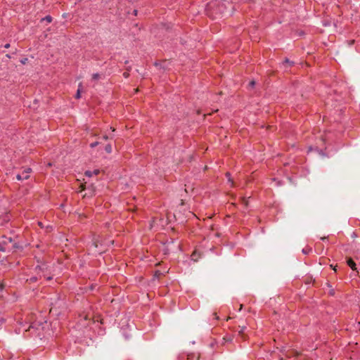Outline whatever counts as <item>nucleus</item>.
Segmentation results:
<instances>
[{
  "mask_svg": "<svg viewBox=\"0 0 360 360\" xmlns=\"http://www.w3.org/2000/svg\"><path fill=\"white\" fill-rule=\"evenodd\" d=\"M28 330L31 335L39 338V340L45 337L44 327L43 323L40 321L32 323Z\"/></svg>",
  "mask_w": 360,
  "mask_h": 360,
  "instance_id": "1",
  "label": "nucleus"
},
{
  "mask_svg": "<svg viewBox=\"0 0 360 360\" xmlns=\"http://www.w3.org/2000/svg\"><path fill=\"white\" fill-rule=\"evenodd\" d=\"M31 169L27 168L25 169L22 174H18L16 175V179L19 181L23 180V179H27L29 178V173L30 172Z\"/></svg>",
  "mask_w": 360,
  "mask_h": 360,
  "instance_id": "2",
  "label": "nucleus"
},
{
  "mask_svg": "<svg viewBox=\"0 0 360 360\" xmlns=\"http://www.w3.org/2000/svg\"><path fill=\"white\" fill-rule=\"evenodd\" d=\"M347 263L352 270H356V264L351 258L347 259Z\"/></svg>",
  "mask_w": 360,
  "mask_h": 360,
  "instance_id": "3",
  "label": "nucleus"
},
{
  "mask_svg": "<svg viewBox=\"0 0 360 360\" xmlns=\"http://www.w3.org/2000/svg\"><path fill=\"white\" fill-rule=\"evenodd\" d=\"M198 360L199 356H195L194 354H189L187 355V360Z\"/></svg>",
  "mask_w": 360,
  "mask_h": 360,
  "instance_id": "4",
  "label": "nucleus"
},
{
  "mask_svg": "<svg viewBox=\"0 0 360 360\" xmlns=\"http://www.w3.org/2000/svg\"><path fill=\"white\" fill-rule=\"evenodd\" d=\"M101 78V75L98 73H94L92 75V79L98 80Z\"/></svg>",
  "mask_w": 360,
  "mask_h": 360,
  "instance_id": "5",
  "label": "nucleus"
},
{
  "mask_svg": "<svg viewBox=\"0 0 360 360\" xmlns=\"http://www.w3.org/2000/svg\"><path fill=\"white\" fill-rule=\"evenodd\" d=\"M81 86H82V84L80 83L79 84V89H77V94L75 96L76 98H79L81 96V90H80Z\"/></svg>",
  "mask_w": 360,
  "mask_h": 360,
  "instance_id": "6",
  "label": "nucleus"
},
{
  "mask_svg": "<svg viewBox=\"0 0 360 360\" xmlns=\"http://www.w3.org/2000/svg\"><path fill=\"white\" fill-rule=\"evenodd\" d=\"M105 150L108 153H110L112 152V146L108 144L105 147Z\"/></svg>",
  "mask_w": 360,
  "mask_h": 360,
  "instance_id": "7",
  "label": "nucleus"
},
{
  "mask_svg": "<svg viewBox=\"0 0 360 360\" xmlns=\"http://www.w3.org/2000/svg\"><path fill=\"white\" fill-rule=\"evenodd\" d=\"M239 330H238V333L241 335H243L246 329V327L245 326H239Z\"/></svg>",
  "mask_w": 360,
  "mask_h": 360,
  "instance_id": "8",
  "label": "nucleus"
},
{
  "mask_svg": "<svg viewBox=\"0 0 360 360\" xmlns=\"http://www.w3.org/2000/svg\"><path fill=\"white\" fill-rule=\"evenodd\" d=\"M284 64H289V65H290V66H292V65H293L294 62L290 61V60L289 59H288V58H285V60H284Z\"/></svg>",
  "mask_w": 360,
  "mask_h": 360,
  "instance_id": "9",
  "label": "nucleus"
},
{
  "mask_svg": "<svg viewBox=\"0 0 360 360\" xmlns=\"http://www.w3.org/2000/svg\"><path fill=\"white\" fill-rule=\"evenodd\" d=\"M85 175H86V176H89V177H91V176H93V174H92V172H91V171H89V170L86 171V172H85Z\"/></svg>",
  "mask_w": 360,
  "mask_h": 360,
  "instance_id": "10",
  "label": "nucleus"
},
{
  "mask_svg": "<svg viewBox=\"0 0 360 360\" xmlns=\"http://www.w3.org/2000/svg\"><path fill=\"white\" fill-rule=\"evenodd\" d=\"M52 22V18L50 15H46V23H50Z\"/></svg>",
  "mask_w": 360,
  "mask_h": 360,
  "instance_id": "11",
  "label": "nucleus"
},
{
  "mask_svg": "<svg viewBox=\"0 0 360 360\" xmlns=\"http://www.w3.org/2000/svg\"><path fill=\"white\" fill-rule=\"evenodd\" d=\"M311 250V248H309V249H303V250H302V252H303L304 254L307 255V254H308Z\"/></svg>",
  "mask_w": 360,
  "mask_h": 360,
  "instance_id": "12",
  "label": "nucleus"
},
{
  "mask_svg": "<svg viewBox=\"0 0 360 360\" xmlns=\"http://www.w3.org/2000/svg\"><path fill=\"white\" fill-rule=\"evenodd\" d=\"M91 172H92L93 175H97L100 172V171L98 169H94V171H91Z\"/></svg>",
  "mask_w": 360,
  "mask_h": 360,
  "instance_id": "13",
  "label": "nucleus"
},
{
  "mask_svg": "<svg viewBox=\"0 0 360 360\" xmlns=\"http://www.w3.org/2000/svg\"><path fill=\"white\" fill-rule=\"evenodd\" d=\"M255 85V81H251V82L249 83V86H250L251 88H253Z\"/></svg>",
  "mask_w": 360,
  "mask_h": 360,
  "instance_id": "14",
  "label": "nucleus"
},
{
  "mask_svg": "<svg viewBox=\"0 0 360 360\" xmlns=\"http://www.w3.org/2000/svg\"><path fill=\"white\" fill-rule=\"evenodd\" d=\"M98 144V142H94V143H91L90 146H91V148H94V147H96Z\"/></svg>",
  "mask_w": 360,
  "mask_h": 360,
  "instance_id": "15",
  "label": "nucleus"
},
{
  "mask_svg": "<svg viewBox=\"0 0 360 360\" xmlns=\"http://www.w3.org/2000/svg\"><path fill=\"white\" fill-rule=\"evenodd\" d=\"M27 58H23V59H22V60H20V62H21L22 64H25V63H26V62H27Z\"/></svg>",
  "mask_w": 360,
  "mask_h": 360,
  "instance_id": "16",
  "label": "nucleus"
},
{
  "mask_svg": "<svg viewBox=\"0 0 360 360\" xmlns=\"http://www.w3.org/2000/svg\"><path fill=\"white\" fill-rule=\"evenodd\" d=\"M226 176L228 177V180H229V181H231V182H232V180H231V178H230V174H229V173H226Z\"/></svg>",
  "mask_w": 360,
  "mask_h": 360,
  "instance_id": "17",
  "label": "nucleus"
},
{
  "mask_svg": "<svg viewBox=\"0 0 360 360\" xmlns=\"http://www.w3.org/2000/svg\"><path fill=\"white\" fill-rule=\"evenodd\" d=\"M30 281H37V277H32V278H30Z\"/></svg>",
  "mask_w": 360,
  "mask_h": 360,
  "instance_id": "18",
  "label": "nucleus"
},
{
  "mask_svg": "<svg viewBox=\"0 0 360 360\" xmlns=\"http://www.w3.org/2000/svg\"><path fill=\"white\" fill-rule=\"evenodd\" d=\"M6 249L3 248L1 245H0V251L4 252Z\"/></svg>",
  "mask_w": 360,
  "mask_h": 360,
  "instance_id": "19",
  "label": "nucleus"
},
{
  "mask_svg": "<svg viewBox=\"0 0 360 360\" xmlns=\"http://www.w3.org/2000/svg\"><path fill=\"white\" fill-rule=\"evenodd\" d=\"M49 229H52V227H51V226H46V232H48V231H49Z\"/></svg>",
  "mask_w": 360,
  "mask_h": 360,
  "instance_id": "20",
  "label": "nucleus"
},
{
  "mask_svg": "<svg viewBox=\"0 0 360 360\" xmlns=\"http://www.w3.org/2000/svg\"><path fill=\"white\" fill-rule=\"evenodd\" d=\"M4 47H5L6 49L9 48V47H10V44H5V45H4Z\"/></svg>",
  "mask_w": 360,
  "mask_h": 360,
  "instance_id": "21",
  "label": "nucleus"
},
{
  "mask_svg": "<svg viewBox=\"0 0 360 360\" xmlns=\"http://www.w3.org/2000/svg\"><path fill=\"white\" fill-rule=\"evenodd\" d=\"M39 225L41 228H43V223H42V222L39 221Z\"/></svg>",
  "mask_w": 360,
  "mask_h": 360,
  "instance_id": "22",
  "label": "nucleus"
},
{
  "mask_svg": "<svg viewBox=\"0 0 360 360\" xmlns=\"http://www.w3.org/2000/svg\"><path fill=\"white\" fill-rule=\"evenodd\" d=\"M51 278H52L51 277H46V281H50V280H51Z\"/></svg>",
  "mask_w": 360,
  "mask_h": 360,
  "instance_id": "23",
  "label": "nucleus"
},
{
  "mask_svg": "<svg viewBox=\"0 0 360 360\" xmlns=\"http://www.w3.org/2000/svg\"><path fill=\"white\" fill-rule=\"evenodd\" d=\"M6 240H8L9 242H11V241H12L11 238H6Z\"/></svg>",
  "mask_w": 360,
  "mask_h": 360,
  "instance_id": "24",
  "label": "nucleus"
},
{
  "mask_svg": "<svg viewBox=\"0 0 360 360\" xmlns=\"http://www.w3.org/2000/svg\"><path fill=\"white\" fill-rule=\"evenodd\" d=\"M50 312H51V313H53V307H51V309H50Z\"/></svg>",
  "mask_w": 360,
  "mask_h": 360,
  "instance_id": "25",
  "label": "nucleus"
},
{
  "mask_svg": "<svg viewBox=\"0 0 360 360\" xmlns=\"http://www.w3.org/2000/svg\"><path fill=\"white\" fill-rule=\"evenodd\" d=\"M4 288L3 285L2 284H0V290H2Z\"/></svg>",
  "mask_w": 360,
  "mask_h": 360,
  "instance_id": "26",
  "label": "nucleus"
},
{
  "mask_svg": "<svg viewBox=\"0 0 360 360\" xmlns=\"http://www.w3.org/2000/svg\"><path fill=\"white\" fill-rule=\"evenodd\" d=\"M124 76L125 77H127L128 76V74L125 72V73H124Z\"/></svg>",
  "mask_w": 360,
  "mask_h": 360,
  "instance_id": "27",
  "label": "nucleus"
},
{
  "mask_svg": "<svg viewBox=\"0 0 360 360\" xmlns=\"http://www.w3.org/2000/svg\"><path fill=\"white\" fill-rule=\"evenodd\" d=\"M48 166H49H49H51V163H48V164H46V167H47Z\"/></svg>",
  "mask_w": 360,
  "mask_h": 360,
  "instance_id": "28",
  "label": "nucleus"
},
{
  "mask_svg": "<svg viewBox=\"0 0 360 360\" xmlns=\"http://www.w3.org/2000/svg\"><path fill=\"white\" fill-rule=\"evenodd\" d=\"M37 268H39V269H41V266L37 265V267H36V269H37Z\"/></svg>",
  "mask_w": 360,
  "mask_h": 360,
  "instance_id": "29",
  "label": "nucleus"
},
{
  "mask_svg": "<svg viewBox=\"0 0 360 360\" xmlns=\"http://www.w3.org/2000/svg\"><path fill=\"white\" fill-rule=\"evenodd\" d=\"M46 32L50 31V29L46 28Z\"/></svg>",
  "mask_w": 360,
  "mask_h": 360,
  "instance_id": "30",
  "label": "nucleus"
}]
</instances>
